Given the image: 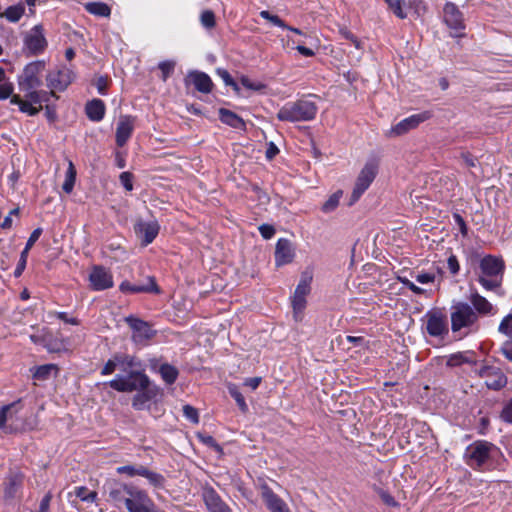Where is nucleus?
<instances>
[{"label": "nucleus", "instance_id": "obj_1", "mask_svg": "<svg viewBox=\"0 0 512 512\" xmlns=\"http://www.w3.org/2000/svg\"><path fill=\"white\" fill-rule=\"evenodd\" d=\"M108 385L118 392L138 391L132 401V406L136 410L146 409L149 402L160 395V388L152 384L148 376L141 371H131L128 375L118 374L108 382Z\"/></svg>", "mask_w": 512, "mask_h": 512}, {"label": "nucleus", "instance_id": "obj_2", "mask_svg": "<svg viewBox=\"0 0 512 512\" xmlns=\"http://www.w3.org/2000/svg\"><path fill=\"white\" fill-rule=\"evenodd\" d=\"M108 494L116 507H124L128 512H166L156 507L146 491L133 484L114 482Z\"/></svg>", "mask_w": 512, "mask_h": 512}, {"label": "nucleus", "instance_id": "obj_3", "mask_svg": "<svg viewBox=\"0 0 512 512\" xmlns=\"http://www.w3.org/2000/svg\"><path fill=\"white\" fill-rule=\"evenodd\" d=\"M497 455H501L500 450L492 443L483 440L473 442L465 451L466 463L480 471L487 469L491 460Z\"/></svg>", "mask_w": 512, "mask_h": 512}, {"label": "nucleus", "instance_id": "obj_4", "mask_svg": "<svg viewBox=\"0 0 512 512\" xmlns=\"http://www.w3.org/2000/svg\"><path fill=\"white\" fill-rule=\"evenodd\" d=\"M23 93V98L19 95H14L11 98V103L18 105L19 110L29 116L37 115L42 109V103H46L51 97L57 98L53 91L40 90L39 88H32L31 90H20Z\"/></svg>", "mask_w": 512, "mask_h": 512}, {"label": "nucleus", "instance_id": "obj_5", "mask_svg": "<svg viewBox=\"0 0 512 512\" xmlns=\"http://www.w3.org/2000/svg\"><path fill=\"white\" fill-rule=\"evenodd\" d=\"M317 106L314 102L301 99L285 103L278 111L277 118L286 122L310 121L315 118Z\"/></svg>", "mask_w": 512, "mask_h": 512}, {"label": "nucleus", "instance_id": "obj_6", "mask_svg": "<svg viewBox=\"0 0 512 512\" xmlns=\"http://www.w3.org/2000/svg\"><path fill=\"white\" fill-rule=\"evenodd\" d=\"M504 264L501 259L485 256L480 262L479 283L486 290H495L501 286Z\"/></svg>", "mask_w": 512, "mask_h": 512}, {"label": "nucleus", "instance_id": "obj_7", "mask_svg": "<svg viewBox=\"0 0 512 512\" xmlns=\"http://www.w3.org/2000/svg\"><path fill=\"white\" fill-rule=\"evenodd\" d=\"M477 320V313L468 303L457 302L452 306L451 329L453 332H458L463 328H470Z\"/></svg>", "mask_w": 512, "mask_h": 512}, {"label": "nucleus", "instance_id": "obj_8", "mask_svg": "<svg viewBox=\"0 0 512 512\" xmlns=\"http://www.w3.org/2000/svg\"><path fill=\"white\" fill-rule=\"evenodd\" d=\"M378 173V166L374 161L367 162L362 170L360 171L351 197L348 203L349 206L354 205L360 197L364 194V192L370 187L371 183L374 181L376 175Z\"/></svg>", "mask_w": 512, "mask_h": 512}, {"label": "nucleus", "instance_id": "obj_9", "mask_svg": "<svg viewBox=\"0 0 512 512\" xmlns=\"http://www.w3.org/2000/svg\"><path fill=\"white\" fill-rule=\"evenodd\" d=\"M45 65L43 60L28 63L18 78L19 90L39 88L42 85L40 74L44 71Z\"/></svg>", "mask_w": 512, "mask_h": 512}, {"label": "nucleus", "instance_id": "obj_10", "mask_svg": "<svg viewBox=\"0 0 512 512\" xmlns=\"http://www.w3.org/2000/svg\"><path fill=\"white\" fill-rule=\"evenodd\" d=\"M74 72L67 66L61 65L46 75L47 87L55 91H64L74 80Z\"/></svg>", "mask_w": 512, "mask_h": 512}, {"label": "nucleus", "instance_id": "obj_11", "mask_svg": "<svg viewBox=\"0 0 512 512\" xmlns=\"http://www.w3.org/2000/svg\"><path fill=\"white\" fill-rule=\"evenodd\" d=\"M475 372L479 377L485 379L488 389L498 391L507 384V377L499 367L482 364Z\"/></svg>", "mask_w": 512, "mask_h": 512}, {"label": "nucleus", "instance_id": "obj_12", "mask_svg": "<svg viewBox=\"0 0 512 512\" xmlns=\"http://www.w3.org/2000/svg\"><path fill=\"white\" fill-rule=\"evenodd\" d=\"M431 118V113L429 111H424L418 114H413L394 126L390 128L386 132V136L388 137H397L406 134L410 130L415 129L418 127L421 123Z\"/></svg>", "mask_w": 512, "mask_h": 512}, {"label": "nucleus", "instance_id": "obj_13", "mask_svg": "<svg viewBox=\"0 0 512 512\" xmlns=\"http://www.w3.org/2000/svg\"><path fill=\"white\" fill-rule=\"evenodd\" d=\"M426 331L432 337H443L448 333L446 316L438 310L428 311L424 316Z\"/></svg>", "mask_w": 512, "mask_h": 512}, {"label": "nucleus", "instance_id": "obj_14", "mask_svg": "<svg viewBox=\"0 0 512 512\" xmlns=\"http://www.w3.org/2000/svg\"><path fill=\"white\" fill-rule=\"evenodd\" d=\"M20 409V400L7 404L0 409V430L6 433H13L18 430L17 421Z\"/></svg>", "mask_w": 512, "mask_h": 512}, {"label": "nucleus", "instance_id": "obj_15", "mask_svg": "<svg viewBox=\"0 0 512 512\" xmlns=\"http://www.w3.org/2000/svg\"><path fill=\"white\" fill-rule=\"evenodd\" d=\"M47 45L42 25H35L24 37V46L32 55L41 54Z\"/></svg>", "mask_w": 512, "mask_h": 512}, {"label": "nucleus", "instance_id": "obj_16", "mask_svg": "<svg viewBox=\"0 0 512 512\" xmlns=\"http://www.w3.org/2000/svg\"><path fill=\"white\" fill-rule=\"evenodd\" d=\"M160 225L156 220H138L134 225V232L140 239L142 246H148L157 237Z\"/></svg>", "mask_w": 512, "mask_h": 512}, {"label": "nucleus", "instance_id": "obj_17", "mask_svg": "<svg viewBox=\"0 0 512 512\" xmlns=\"http://www.w3.org/2000/svg\"><path fill=\"white\" fill-rule=\"evenodd\" d=\"M90 285L95 291H103L113 287V276L102 266H94L89 275Z\"/></svg>", "mask_w": 512, "mask_h": 512}, {"label": "nucleus", "instance_id": "obj_18", "mask_svg": "<svg viewBox=\"0 0 512 512\" xmlns=\"http://www.w3.org/2000/svg\"><path fill=\"white\" fill-rule=\"evenodd\" d=\"M125 321L133 331L132 339L135 343H143L153 337L154 332L147 322L134 316L126 317Z\"/></svg>", "mask_w": 512, "mask_h": 512}, {"label": "nucleus", "instance_id": "obj_19", "mask_svg": "<svg viewBox=\"0 0 512 512\" xmlns=\"http://www.w3.org/2000/svg\"><path fill=\"white\" fill-rule=\"evenodd\" d=\"M261 497L270 512H291L288 505L267 485H261Z\"/></svg>", "mask_w": 512, "mask_h": 512}, {"label": "nucleus", "instance_id": "obj_20", "mask_svg": "<svg viewBox=\"0 0 512 512\" xmlns=\"http://www.w3.org/2000/svg\"><path fill=\"white\" fill-rule=\"evenodd\" d=\"M135 119L129 115H122L119 117L116 127V144L123 147L130 139L134 130Z\"/></svg>", "mask_w": 512, "mask_h": 512}, {"label": "nucleus", "instance_id": "obj_21", "mask_svg": "<svg viewBox=\"0 0 512 512\" xmlns=\"http://www.w3.org/2000/svg\"><path fill=\"white\" fill-rule=\"evenodd\" d=\"M295 251L292 243L285 238H280L277 241L275 248V264L280 267L293 261Z\"/></svg>", "mask_w": 512, "mask_h": 512}, {"label": "nucleus", "instance_id": "obj_22", "mask_svg": "<svg viewBox=\"0 0 512 512\" xmlns=\"http://www.w3.org/2000/svg\"><path fill=\"white\" fill-rule=\"evenodd\" d=\"M444 22L447 26L456 31L463 30L465 28L463 15L453 3L448 2L444 6Z\"/></svg>", "mask_w": 512, "mask_h": 512}, {"label": "nucleus", "instance_id": "obj_23", "mask_svg": "<svg viewBox=\"0 0 512 512\" xmlns=\"http://www.w3.org/2000/svg\"><path fill=\"white\" fill-rule=\"evenodd\" d=\"M119 289L125 294L159 292L158 286L152 277H149L145 284H132L129 281H123L119 285Z\"/></svg>", "mask_w": 512, "mask_h": 512}, {"label": "nucleus", "instance_id": "obj_24", "mask_svg": "<svg viewBox=\"0 0 512 512\" xmlns=\"http://www.w3.org/2000/svg\"><path fill=\"white\" fill-rule=\"evenodd\" d=\"M203 498L209 512H231L230 508L213 489L205 490Z\"/></svg>", "mask_w": 512, "mask_h": 512}, {"label": "nucleus", "instance_id": "obj_25", "mask_svg": "<svg viewBox=\"0 0 512 512\" xmlns=\"http://www.w3.org/2000/svg\"><path fill=\"white\" fill-rule=\"evenodd\" d=\"M187 79L194 85L196 90L202 93H209L212 90V80L204 72L193 71L187 76Z\"/></svg>", "mask_w": 512, "mask_h": 512}, {"label": "nucleus", "instance_id": "obj_26", "mask_svg": "<svg viewBox=\"0 0 512 512\" xmlns=\"http://www.w3.org/2000/svg\"><path fill=\"white\" fill-rule=\"evenodd\" d=\"M469 300L473 306L472 308L477 313V315L495 314L493 305L485 297L481 296L478 292H472L470 294Z\"/></svg>", "mask_w": 512, "mask_h": 512}, {"label": "nucleus", "instance_id": "obj_27", "mask_svg": "<svg viewBox=\"0 0 512 512\" xmlns=\"http://www.w3.org/2000/svg\"><path fill=\"white\" fill-rule=\"evenodd\" d=\"M219 118L222 123H224L232 128L241 129V130L245 129L244 120L240 116H238L237 114H235L234 112H232L228 109H225V108L219 109Z\"/></svg>", "mask_w": 512, "mask_h": 512}, {"label": "nucleus", "instance_id": "obj_28", "mask_svg": "<svg viewBox=\"0 0 512 512\" xmlns=\"http://www.w3.org/2000/svg\"><path fill=\"white\" fill-rule=\"evenodd\" d=\"M87 117L94 122H99L104 118L105 105L102 100L94 99L86 105Z\"/></svg>", "mask_w": 512, "mask_h": 512}, {"label": "nucleus", "instance_id": "obj_29", "mask_svg": "<svg viewBox=\"0 0 512 512\" xmlns=\"http://www.w3.org/2000/svg\"><path fill=\"white\" fill-rule=\"evenodd\" d=\"M22 479V475L18 473L13 474L9 477L4 490L6 499H13L16 496L19 488L22 485Z\"/></svg>", "mask_w": 512, "mask_h": 512}, {"label": "nucleus", "instance_id": "obj_30", "mask_svg": "<svg viewBox=\"0 0 512 512\" xmlns=\"http://www.w3.org/2000/svg\"><path fill=\"white\" fill-rule=\"evenodd\" d=\"M141 477H144L148 483L156 489H162L165 486V478L162 474L143 467Z\"/></svg>", "mask_w": 512, "mask_h": 512}, {"label": "nucleus", "instance_id": "obj_31", "mask_svg": "<svg viewBox=\"0 0 512 512\" xmlns=\"http://www.w3.org/2000/svg\"><path fill=\"white\" fill-rule=\"evenodd\" d=\"M58 373V367L55 364H45L38 366L34 369L33 378L39 381H45L52 375L56 376Z\"/></svg>", "mask_w": 512, "mask_h": 512}, {"label": "nucleus", "instance_id": "obj_32", "mask_svg": "<svg viewBox=\"0 0 512 512\" xmlns=\"http://www.w3.org/2000/svg\"><path fill=\"white\" fill-rule=\"evenodd\" d=\"M158 372L163 381L168 385L175 383L179 375L178 369L168 363L161 364Z\"/></svg>", "mask_w": 512, "mask_h": 512}, {"label": "nucleus", "instance_id": "obj_33", "mask_svg": "<svg viewBox=\"0 0 512 512\" xmlns=\"http://www.w3.org/2000/svg\"><path fill=\"white\" fill-rule=\"evenodd\" d=\"M293 308V318L295 321L300 322L303 319V313L306 308V297L293 294L291 299Z\"/></svg>", "mask_w": 512, "mask_h": 512}, {"label": "nucleus", "instance_id": "obj_34", "mask_svg": "<svg viewBox=\"0 0 512 512\" xmlns=\"http://www.w3.org/2000/svg\"><path fill=\"white\" fill-rule=\"evenodd\" d=\"M342 196H343L342 190H337L332 195H330L321 207L322 212L325 214L334 212L337 209V207L339 206Z\"/></svg>", "mask_w": 512, "mask_h": 512}, {"label": "nucleus", "instance_id": "obj_35", "mask_svg": "<svg viewBox=\"0 0 512 512\" xmlns=\"http://www.w3.org/2000/svg\"><path fill=\"white\" fill-rule=\"evenodd\" d=\"M85 9L96 16L108 17L111 14L110 7L103 2H89L85 4Z\"/></svg>", "mask_w": 512, "mask_h": 512}, {"label": "nucleus", "instance_id": "obj_36", "mask_svg": "<svg viewBox=\"0 0 512 512\" xmlns=\"http://www.w3.org/2000/svg\"><path fill=\"white\" fill-rule=\"evenodd\" d=\"M76 181V169L71 160H68V168L65 175V180L62 185V189L65 193L69 194L72 192Z\"/></svg>", "mask_w": 512, "mask_h": 512}, {"label": "nucleus", "instance_id": "obj_37", "mask_svg": "<svg viewBox=\"0 0 512 512\" xmlns=\"http://www.w3.org/2000/svg\"><path fill=\"white\" fill-rule=\"evenodd\" d=\"M311 281H312V276L310 274H308V273L302 274L301 279H300L298 285L296 286L294 294L303 296V297H307V295L310 293V290H311V287H310Z\"/></svg>", "mask_w": 512, "mask_h": 512}, {"label": "nucleus", "instance_id": "obj_38", "mask_svg": "<svg viewBox=\"0 0 512 512\" xmlns=\"http://www.w3.org/2000/svg\"><path fill=\"white\" fill-rule=\"evenodd\" d=\"M119 356L121 358V369L126 372L125 375H128L131 371H135L134 368L141 367V363L137 358L126 354H119Z\"/></svg>", "mask_w": 512, "mask_h": 512}, {"label": "nucleus", "instance_id": "obj_39", "mask_svg": "<svg viewBox=\"0 0 512 512\" xmlns=\"http://www.w3.org/2000/svg\"><path fill=\"white\" fill-rule=\"evenodd\" d=\"M30 339L33 343L46 348L48 352H59V347L50 346L48 343V331L46 330H44L41 334L31 335Z\"/></svg>", "mask_w": 512, "mask_h": 512}, {"label": "nucleus", "instance_id": "obj_40", "mask_svg": "<svg viewBox=\"0 0 512 512\" xmlns=\"http://www.w3.org/2000/svg\"><path fill=\"white\" fill-rule=\"evenodd\" d=\"M24 11L23 5H14L8 7L1 16L5 17L9 22L15 23L22 17Z\"/></svg>", "mask_w": 512, "mask_h": 512}, {"label": "nucleus", "instance_id": "obj_41", "mask_svg": "<svg viewBox=\"0 0 512 512\" xmlns=\"http://www.w3.org/2000/svg\"><path fill=\"white\" fill-rule=\"evenodd\" d=\"M74 494L81 501L86 502V503H94L97 498V493L95 491H91L87 487H84V486L75 487Z\"/></svg>", "mask_w": 512, "mask_h": 512}, {"label": "nucleus", "instance_id": "obj_42", "mask_svg": "<svg viewBox=\"0 0 512 512\" xmlns=\"http://www.w3.org/2000/svg\"><path fill=\"white\" fill-rule=\"evenodd\" d=\"M390 11L399 19H405L407 13L404 10V0H384Z\"/></svg>", "mask_w": 512, "mask_h": 512}, {"label": "nucleus", "instance_id": "obj_43", "mask_svg": "<svg viewBox=\"0 0 512 512\" xmlns=\"http://www.w3.org/2000/svg\"><path fill=\"white\" fill-rule=\"evenodd\" d=\"M228 391L231 397L236 401L238 407L242 412H246L248 410V406L244 399V396L239 391L238 387L235 384L228 385Z\"/></svg>", "mask_w": 512, "mask_h": 512}, {"label": "nucleus", "instance_id": "obj_44", "mask_svg": "<svg viewBox=\"0 0 512 512\" xmlns=\"http://www.w3.org/2000/svg\"><path fill=\"white\" fill-rule=\"evenodd\" d=\"M119 354H115L112 358H110L103 368L101 369V375L107 376L116 370L117 367H121V360Z\"/></svg>", "mask_w": 512, "mask_h": 512}, {"label": "nucleus", "instance_id": "obj_45", "mask_svg": "<svg viewBox=\"0 0 512 512\" xmlns=\"http://www.w3.org/2000/svg\"><path fill=\"white\" fill-rule=\"evenodd\" d=\"M499 333L506 336L508 339H512V313L506 315L498 326Z\"/></svg>", "mask_w": 512, "mask_h": 512}, {"label": "nucleus", "instance_id": "obj_46", "mask_svg": "<svg viewBox=\"0 0 512 512\" xmlns=\"http://www.w3.org/2000/svg\"><path fill=\"white\" fill-rule=\"evenodd\" d=\"M240 83L242 86H244L246 89L252 90V91H262L266 88V85L260 81H254L251 80L248 76L242 75L239 78Z\"/></svg>", "mask_w": 512, "mask_h": 512}, {"label": "nucleus", "instance_id": "obj_47", "mask_svg": "<svg viewBox=\"0 0 512 512\" xmlns=\"http://www.w3.org/2000/svg\"><path fill=\"white\" fill-rule=\"evenodd\" d=\"M143 465H124L117 468V473L126 474L129 477L141 476Z\"/></svg>", "mask_w": 512, "mask_h": 512}, {"label": "nucleus", "instance_id": "obj_48", "mask_svg": "<svg viewBox=\"0 0 512 512\" xmlns=\"http://www.w3.org/2000/svg\"><path fill=\"white\" fill-rule=\"evenodd\" d=\"M201 24L205 28H212L215 26V15L211 10L203 11L200 17Z\"/></svg>", "mask_w": 512, "mask_h": 512}, {"label": "nucleus", "instance_id": "obj_49", "mask_svg": "<svg viewBox=\"0 0 512 512\" xmlns=\"http://www.w3.org/2000/svg\"><path fill=\"white\" fill-rule=\"evenodd\" d=\"M28 253L29 252L23 250L20 254V259H19L17 266L14 270V276L17 278L22 275L23 271L26 268Z\"/></svg>", "mask_w": 512, "mask_h": 512}, {"label": "nucleus", "instance_id": "obj_50", "mask_svg": "<svg viewBox=\"0 0 512 512\" xmlns=\"http://www.w3.org/2000/svg\"><path fill=\"white\" fill-rule=\"evenodd\" d=\"M13 84L10 82H2L0 84V100L8 99L9 97H13Z\"/></svg>", "mask_w": 512, "mask_h": 512}, {"label": "nucleus", "instance_id": "obj_51", "mask_svg": "<svg viewBox=\"0 0 512 512\" xmlns=\"http://www.w3.org/2000/svg\"><path fill=\"white\" fill-rule=\"evenodd\" d=\"M183 414L190 422L195 424L199 422L198 411L194 407L185 405L183 407Z\"/></svg>", "mask_w": 512, "mask_h": 512}, {"label": "nucleus", "instance_id": "obj_52", "mask_svg": "<svg viewBox=\"0 0 512 512\" xmlns=\"http://www.w3.org/2000/svg\"><path fill=\"white\" fill-rule=\"evenodd\" d=\"M132 179H133V175L128 171L122 172L119 176L120 183L123 185V187L127 191L133 190Z\"/></svg>", "mask_w": 512, "mask_h": 512}, {"label": "nucleus", "instance_id": "obj_53", "mask_svg": "<svg viewBox=\"0 0 512 512\" xmlns=\"http://www.w3.org/2000/svg\"><path fill=\"white\" fill-rule=\"evenodd\" d=\"M175 63L172 61H163L159 63V69L162 72V79L165 81L174 70Z\"/></svg>", "mask_w": 512, "mask_h": 512}, {"label": "nucleus", "instance_id": "obj_54", "mask_svg": "<svg viewBox=\"0 0 512 512\" xmlns=\"http://www.w3.org/2000/svg\"><path fill=\"white\" fill-rule=\"evenodd\" d=\"M41 234H42V229L41 228H36L35 230H33V232L30 234V236H29V238H28V240L26 242V245H25L23 250L29 252L30 249L32 248V246L39 239Z\"/></svg>", "mask_w": 512, "mask_h": 512}, {"label": "nucleus", "instance_id": "obj_55", "mask_svg": "<svg viewBox=\"0 0 512 512\" xmlns=\"http://www.w3.org/2000/svg\"><path fill=\"white\" fill-rule=\"evenodd\" d=\"M501 419L512 424V398L504 405L501 412Z\"/></svg>", "mask_w": 512, "mask_h": 512}, {"label": "nucleus", "instance_id": "obj_56", "mask_svg": "<svg viewBox=\"0 0 512 512\" xmlns=\"http://www.w3.org/2000/svg\"><path fill=\"white\" fill-rule=\"evenodd\" d=\"M259 232L264 239H271L275 234V228L269 224H262L259 226Z\"/></svg>", "mask_w": 512, "mask_h": 512}, {"label": "nucleus", "instance_id": "obj_57", "mask_svg": "<svg viewBox=\"0 0 512 512\" xmlns=\"http://www.w3.org/2000/svg\"><path fill=\"white\" fill-rule=\"evenodd\" d=\"M464 362H468L464 353L452 354L447 361L448 365L450 366H457Z\"/></svg>", "mask_w": 512, "mask_h": 512}, {"label": "nucleus", "instance_id": "obj_58", "mask_svg": "<svg viewBox=\"0 0 512 512\" xmlns=\"http://www.w3.org/2000/svg\"><path fill=\"white\" fill-rule=\"evenodd\" d=\"M500 351L507 360L512 362V339H507L502 344Z\"/></svg>", "mask_w": 512, "mask_h": 512}, {"label": "nucleus", "instance_id": "obj_59", "mask_svg": "<svg viewBox=\"0 0 512 512\" xmlns=\"http://www.w3.org/2000/svg\"><path fill=\"white\" fill-rule=\"evenodd\" d=\"M448 269L451 272V274L455 275L460 270V265L458 262V259L455 255H450L447 260Z\"/></svg>", "mask_w": 512, "mask_h": 512}, {"label": "nucleus", "instance_id": "obj_60", "mask_svg": "<svg viewBox=\"0 0 512 512\" xmlns=\"http://www.w3.org/2000/svg\"><path fill=\"white\" fill-rule=\"evenodd\" d=\"M415 279L420 284H428L434 282L435 275L431 273H419L416 275Z\"/></svg>", "mask_w": 512, "mask_h": 512}, {"label": "nucleus", "instance_id": "obj_61", "mask_svg": "<svg viewBox=\"0 0 512 512\" xmlns=\"http://www.w3.org/2000/svg\"><path fill=\"white\" fill-rule=\"evenodd\" d=\"M55 315L58 319L64 321L65 323L71 324V325H78L79 320L75 317H69V315L66 312H56Z\"/></svg>", "mask_w": 512, "mask_h": 512}, {"label": "nucleus", "instance_id": "obj_62", "mask_svg": "<svg viewBox=\"0 0 512 512\" xmlns=\"http://www.w3.org/2000/svg\"><path fill=\"white\" fill-rule=\"evenodd\" d=\"M19 210L18 209H12L8 215L4 218L3 222L1 223V227L3 229H9L12 226V217L18 215Z\"/></svg>", "mask_w": 512, "mask_h": 512}, {"label": "nucleus", "instance_id": "obj_63", "mask_svg": "<svg viewBox=\"0 0 512 512\" xmlns=\"http://www.w3.org/2000/svg\"><path fill=\"white\" fill-rule=\"evenodd\" d=\"M96 87L99 94L105 95L108 87L107 79L105 77H99L96 82Z\"/></svg>", "mask_w": 512, "mask_h": 512}, {"label": "nucleus", "instance_id": "obj_64", "mask_svg": "<svg viewBox=\"0 0 512 512\" xmlns=\"http://www.w3.org/2000/svg\"><path fill=\"white\" fill-rule=\"evenodd\" d=\"M380 497L383 500V502L389 506L397 505V502L395 501V499L386 491L381 490Z\"/></svg>", "mask_w": 512, "mask_h": 512}]
</instances>
